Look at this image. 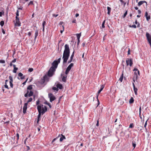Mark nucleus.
I'll list each match as a JSON object with an SVG mask.
<instances>
[{"instance_id": "obj_1", "label": "nucleus", "mask_w": 151, "mask_h": 151, "mask_svg": "<svg viewBox=\"0 0 151 151\" xmlns=\"http://www.w3.org/2000/svg\"><path fill=\"white\" fill-rule=\"evenodd\" d=\"M70 50L69 46L68 45L66 44L65 45V49L63 56V64L67 63L70 55Z\"/></svg>"}, {"instance_id": "obj_2", "label": "nucleus", "mask_w": 151, "mask_h": 151, "mask_svg": "<svg viewBox=\"0 0 151 151\" xmlns=\"http://www.w3.org/2000/svg\"><path fill=\"white\" fill-rule=\"evenodd\" d=\"M55 71V68H53V67H51L48 71V76L50 77L54 75Z\"/></svg>"}, {"instance_id": "obj_3", "label": "nucleus", "mask_w": 151, "mask_h": 151, "mask_svg": "<svg viewBox=\"0 0 151 151\" xmlns=\"http://www.w3.org/2000/svg\"><path fill=\"white\" fill-rule=\"evenodd\" d=\"M133 71H135L134 73V78H135L136 79H137L138 77V76H139V70L137 68H135L133 70Z\"/></svg>"}, {"instance_id": "obj_4", "label": "nucleus", "mask_w": 151, "mask_h": 151, "mask_svg": "<svg viewBox=\"0 0 151 151\" xmlns=\"http://www.w3.org/2000/svg\"><path fill=\"white\" fill-rule=\"evenodd\" d=\"M37 109L39 112V114L38 116V118L39 119L40 117L41 114H43L42 112V107L41 106L38 105L37 106Z\"/></svg>"}, {"instance_id": "obj_5", "label": "nucleus", "mask_w": 151, "mask_h": 151, "mask_svg": "<svg viewBox=\"0 0 151 151\" xmlns=\"http://www.w3.org/2000/svg\"><path fill=\"white\" fill-rule=\"evenodd\" d=\"M73 63H71L70 65H69L65 71V73L66 75L68 74L71 68L73 66Z\"/></svg>"}, {"instance_id": "obj_6", "label": "nucleus", "mask_w": 151, "mask_h": 151, "mask_svg": "<svg viewBox=\"0 0 151 151\" xmlns=\"http://www.w3.org/2000/svg\"><path fill=\"white\" fill-rule=\"evenodd\" d=\"M49 98L50 99V101L52 102L55 99V97L52 93H49L48 94Z\"/></svg>"}, {"instance_id": "obj_7", "label": "nucleus", "mask_w": 151, "mask_h": 151, "mask_svg": "<svg viewBox=\"0 0 151 151\" xmlns=\"http://www.w3.org/2000/svg\"><path fill=\"white\" fill-rule=\"evenodd\" d=\"M126 62L127 66L129 65L130 66H131L133 64L132 60L131 59H127L126 60Z\"/></svg>"}, {"instance_id": "obj_8", "label": "nucleus", "mask_w": 151, "mask_h": 151, "mask_svg": "<svg viewBox=\"0 0 151 151\" xmlns=\"http://www.w3.org/2000/svg\"><path fill=\"white\" fill-rule=\"evenodd\" d=\"M58 64V62L57 60H55L52 63V67H53V68H55V70L57 67Z\"/></svg>"}, {"instance_id": "obj_9", "label": "nucleus", "mask_w": 151, "mask_h": 151, "mask_svg": "<svg viewBox=\"0 0 151 151\" xmlns=\"http://www.w3.org/2000/svg\"><path fill=\"white\" fill-rule=\"evenodd\" d=\"M27 104V103H25L24 106H23V112L24 114H25L26 112Z\"/></svg>"}, {"instance_id": "obj_10", "label": "nucleus", "mask_w": 151, "mask_h": 151, "mask_svg": "<svg viewBox=\"0 0 151 151\" xmlns=\"http://www.w3.org/2000/svg\"><path fill=\"white\" fill-rule=\"evenodd\" d=\"M42 107V114H44L47 111V109L46 106H44V107H42L43 105H41Z\"/></svg>"}, {"instance_id": "obj_11", "label": "nucleus", "mask_w": 151, "mask_h": 151, "mask_svg": "<svg viewBox=\"0 0 151 151\" xmlns=\"http://www.w3.org/2000/svg\"><path fill=\"white\" fill-rule=\"evenodd\" d=\"M144 3H146V4H147V2L146 1H139L138 4V5L139 6H140L141 5H142V4Z\"/></svg>"}, {"instance_id": "obj_12", "label": "nucleus", "mask_w": 151, "mask_h": 151, "mask_svg": "<svg viewBox=\"0 0 151 151\" xmlns=\"http://www.w3.org/2000/svg\"><path fill=\"white\" fill-rule=\"evenodd\" d=\"M61 137L60 138V142H62L64 139H65V136L63 135V134H61Z\"/></svg>"}, {"instance_id": "obj_13", "label": "nucleus", "mask_w": 151, "mask_h": 151, "mask_svg": "<svg viewBox=\"0 0 151 151\" xmlns=\"http://www.w3.org/2000/svg\"><path fill=\"white\" fill-rule=\"evenodd\" d=\"M132 84L133 86L134 91V92L135 93L136 95H137V88H135V87L134 84V83H133Z\"/></svg>"}, {"instance_id": "obj_14", "label": "nucleus", "mask_w": 151, "mask_h": 151, "mask_svg": "<svg viewBox=\"0 0 151 151\" xmlns=\"http://www.w3.org/2000/svg\"><path fill=\"white\" fill-rule=\"evenodd\" d=\"M38 31L37 30H36L35 31V39L34 40H35L36 37H37V36H38Z\"/></svg>"}, {"instance_id": "obj_15", "label": "nucleus", "mask_w": 151, "mask_h": 151, "mask_svg": "<svg viewBox=\"0 0 151 151\" xmlns=\"http://www.w3.org/2000/svg\"><path fill=\"white\" fill-rule=\"evenodd\" d=\"M107 10H108V12L107 14L109 15L110 14V13L111 11V8L109 6H108L107 7Z\"/></svg>"}, {"instance_id": "obj_16", "label": "nucleus", "mask_w": 151, "mask_h": 151, "mask_svg": "<svg viewBox=\"0 0 151 151\" xmlns=\"http://www.w3.org/2000/svg\"><path fill=\"white\" fill-rule=\"evenodd\" d=\"M57 88H58L60 89H61L62 88V86L61 84H58L56 86Z\"/></svg>"}, {"instance_id": "obj_17", "label": "nucleus", "mask_w": 151, "mask_h": 151, "mask_svg": "<svg viewBox=\"0 0 151 151\" xmlns=\"http://www.w3.org/2000/svg\"><path fill=\"white\" fill-rule=\"evenodd\" d=\"M123 77V73H122L121 77L119 78V80L121 82H122Z\"/></svg>"}, {"instance_id": "obj_18", "label": "nucleus", "mask_w": 151, "mask_h": 151, "mask_svg": "<svg viewBox=\"0 0 151 151\" xmlns=\"http://www.w3.org/2000/svg\"><path fill=\"white\" fill-rule=\"evenodd\" d=\"M66 78H67V76H63V77L62 79L63 81L64 82H66Z\"/></svg>"}, {"instance_id": "obj_19", "label": "nucleus", "mask_w": 151, "mask_h": 151, "mask_svg": "<svg viewBox=\"0 0 151 151\" xmlns=\"http://www.w3.org/2000/svg\"><path fill=\"white\" fill-rule=\"evenodd\" d=\"M104 88V86H101V88H100V89L98 91V94H99L100 92H101V91H102V90H103V89Z\"/></svg>"}, {"instance_id": "obj_20", "label": "nucleus", "mask_w": 151, "mask_h": 151, "mask_svg": "<svg viewBox=\"0 0 151 151\" xmlns=\"http://www.w3.org/2000/svg\"><path fill=\"white\" fill-rule=\"evenodd\" d=\"M134 99L132 97L129 101V103L130 104H132V103L134 102Z\"/></svg>"}, {"instance_id": "obj_21", "label": "nucleus", "mask_w": 151, "mask_h": 151, "mask_svg": "<svg viewBox=\"0 0 151 151\" xmlns=\"http://www.w3.org/2000/svg\"><path fill=\"white\" fill-rule=\"evenodd\" d=\"M33 94V92L32 91H30L29 93H28V96L30 97L32 96Z\"/></svg>"}, {"instance_id": "obj_22", "label": "nucleus", "mask_w": 151, "mask_h": 151, "mask_svg": "<svg viewBox=\"0 0 151 151\" xmlns=\"http://www.w3.org/2000/svg\"><path fill=\"white\" fill-rule=\"evenodd\" d=\"M20 24H21V23L20 22H16L15 24V25H16L17 26H20L21 25Z\"/></svg>"}, {"instance_id": "obj_23", "label": "nucleus", "mask_w": 151, "mask_h": 151, "mask_svg": "<svg viewBox=\"0 0 151 151\" xmlns=\"http://www.w3.org/2000/svg\"><path fill=\"white\" fill-rule=\"evenodd\" d=\"M76 36L78 40H79L81 36V33L76 34Z\"/></svg>"}, {"instance_id": "obj_24", "label": "nucleus", "mask_w": 151, "mask_h": 151, "mask_svg": "<svg viewBox=\"0 0 151 151\" xmlns=\"http://www.w3.org/2000/svg\"><path fill=\"white\" fill-rule=\"evenodd\" d=\"M18 68H14V70H13V72L15 73H16L17 70H18Z\"/></svg>"}, {"instance_id": "obj_25", "label": "nucleus", "mask_w": 151, "mask_h": 151, "mask_svg": "<svg viewBox=\"0 0 151 151\" xmlns=\"http://www.w3.org/2000/svg\"><path fill=\"white\" fill-rule=\"evenodd\" d=\"M74 51L73 52L70 57V59H71V60L73 59V58L74 57Z\"/></svg>"}, {"instance_id": "obj_26", "label": "nucleus", "mask_w": 151, "mask_h": 151, "mask_svg": "<svg viewBox=\"0 0 151 151\" xmlns=\"http://www.w3.org/2000/svg\"><path fill=\"white\" fill-rule=\"evenodd\" d=\"M0 24L1 26H3L4 24V22L3 21H1Z\"/></svg>"}, {"instance_id": "obj_27", "label": "nucleus", "mask_w": 151, "mask_h": 151, "mask_svg": "<svg viewBox=\"0 0 151 151\" xmlns=\"http://www.w3.org/2000/svg\"><path fill=\"white\" fill-rule=\"evenodd\" d=\"M60 134H59L57 137L56 138L52 140V143H53V142H54L57 139H58L60 136Z\"/></svg>"}, {"instance_id": "obj_28", "label": "nucleus", "mask_w": 151, "mask_h": 151, "mask_svg": "<svg viewBox=\"0 0 151 151\" xmlns=\"http://www.w3.org/2000/svg\"><path fill=\"white\" fill-rule=\"evenodd\" d=\"M132 146L134 147V148L136 146V144L135 142H132Z\"/></svg>"}, {"instance_id": "obj_29", "label": "nucleus", "mask_w": 151, "mask_h": 151, "mask_svg": "<svg viewBox=\"0 0 151 151\" xmlns=\"http://www.w3.org/2000/svg\"><path fill=\"white\" fill-rule=\"evenodd\" d=\"M28 90H31L32 89V85L29 86L27 88Z\"/></svg>"}, {"instance_id": "obj_30", "label": "nucleus", "mask_w": 151, "mask_h": 151, "mask_svg": "<svg viewBox=\"0 0 151 151\" xmlns=\"http://www.w3.org/2000/svg\"><path fill=\"white\" fill-rule=\"evenodd\" d=\"M127 11H126L124 13V14L123 16H122V17H123V18H124L126 17V15L127 14Z\"/></svg>"}, {"instance_id": "obj_31", "label": "nucleus", "mask_w": 151, "mask_h": 151, "mask_svg": "<svg viewBox=\"0 0 151 151\" xmlns=\"http://www.w3.org/2000/svg\"><path fill=\"white\" fill-rule=\"evenodd\" d=\"M9 78L10 80V82H13V80L12 79V77L11 76H9Z\"/></svg>"}, {"instance_id": "obj_32", "label": "nucleus", "mask_w": 151, "mask_h": 151, "mask_svg": "<svg viewBox=\"0 0 151 151\" xmlns=\"http://www.w3.org/2000/svg\"><path fill=\"white\" fill-rule=\"evenodd\" d=\"M148 119H147V121H146L145 122V125H144V127L146 129V126L147 125V122L148 120Z\"/></svg>"}, {"instance_id": "obj_33", "label": "nucleus", "mask_w": 151, "mask_h": 151, "mask_svg": "<svg viewBox=\"0 0 151 151\" xmlns=\"http://www.w3.org/2000/svg\"><path fill=\"white\" fill-rule=\"evenodd\" d=\"M105 20H104L103 22L102 23V27H103V28H104L105 27V26H104V24H105Z\"/></svg>"}, {"instance_id": "obj_34", "label": "nucleus", "mask_w": 151, "mask_h": 151, "mask_svg": "<svg viewBox=\"0 0 151 151\" xmlns=\"http://www.w3.org/2000/svg\"><path fill=\"white\" fill-rule=\"evenodd\" d=\"M146 19L147 21H149V20L150 19V16H148L147 17H146Z\"/></svg>"}, {"instance_id": "obj_35", "label": "nucleus", "mask_w": 151, "mask_h": 151, "mask_svg": "<svg viewBox=\"0 0 151 151\" xmlns=\"http://www.w3.org/2000/svg\"><path fill=\"white\" fill-rule=\"evenodd\" d=\"M52 89L55 91H58V89L57 88H56V87H53L52 88Z\"/></svg>"}, {"instance_id": "obj_36", "label": "nucleus", "mask_w": 151, "mask_h": 151, "mask_svg": "<svg viewBox=\"0 0 151 151\" xmlns=\"http://www.w3.org/2000/svg\"><path fill=\"white\" fill-rule=\"evenodd\" d=\"M32 98H29V99L28 100L27 103H29V102H31L32 101Z\"/></svg>"}, {"instance_id": "obj_37", "label": "nucleus", "mask_w": 151, "mask_h": 151, "mask_svg": "<svg viewBox=\"0 0 151 151\" xmlns=\"http://www.w3.org/2000/svg\"><path fill=\"white\" fill-rule=\"evenodd\" d=\"M19 10H17V12H16V17H18L19 16Z\"/></svg>"}, {"instance_id": "obj_38", "label": "nucleus", "mask_w": 151, "mask_h": 151, "mask_svg": "<svg viewBox=\"0 0 151 151\" xmlns=\"http://www.w3.org/2000/svg\"><path fill=\"white\" fill-rule=\"evenodd\" d=\"M16 22H20L19 20V18L18 17H16Z\"/></svg>"}, {"instance_id": "obj_39", "label": "nucleus", "mask_w": 151, "mask_h": 151, "mask_svg": "<svg viewBox=\"0 0 151 151\" xmlns=\"http://www.w3.org/2000/svg\"><path fill=\"white\" fill-rule=\"evenodd\" d=\"M33 69L32 68H29L28 69V71L30 72H31L33 71Z\"/></svg>"}, {"instance_id": "obj_40", "label": "nucleus", "mask_w": 151, "mask_h": 151, "mask_svg": "<svg viewBox=\"0 0 151 151\" xmlns=\"http://www.w3.org/2000/svg\"><path fill=\"white\" fill-rule=\"evenodd\" d=\"M23 74L21 73H19L18 74V76L19 77H22L23 76Z\"/></svg>"}, {"instance_id": "obj_41", "label": "nucleus", "mask_w": 151, "mask_h": 151, "mask_svg": "<svg viewBox=\"0 0 151 151\" xmlns=\"http://www.w3.org/2000/svg\"><path fill=\"white\" fill-rule=\"evenodd\" d=\"M0 63H5V61L4 60H0Z\"/></svg>"}, {"instance_id": "obj_42", "label": "nucleus", "mask_w": 151, "mask_h": 151, "mask_svg": "<svg viewBox=\"0 0 151 151\" xmlns=\"http://www.w3.org/2000/svg\"><path fill=\"white\" fill-rule=\"evenodd\" d=\"M46 24V22L45 21H44L42 23V27H45V25Z\"/></svg>"}, {"instance_id": "obj_43", "label": "nucleus", "mask_w": 151, "mask_h": 151, "mask_svg": "<svg viewBox=\"0 0 151 151\" xmlns=\"http://www.w3.org/2000/svg\"><path fill=\"white\" fill-rule=\"evenodd\" d=\"M4 12L3 11L0 12V17H2V15L4 14Z\"/></svg>"}, {"instance_id": "obj_44", "label": "nucleus", "mask_w": 151, "mask_h": 151, "mask_svg": "<svg viewBox=\"0 0 151 151\" xmlns=\"http://www.w3.org/2000/svg\"><path fill=\"white\" fill-rule=\"evenodd\" d=\"M29 91H27V93H25L24 95V96L25 97H27V96H28V93H29Z\"/></svg>"}, {"instance_id": "obj_45", "label": "nucleus", "mask_w": 151, "mask_h": 151, "mask_svg": "<svg viewBox=\"0 0 151 151\" xmlns=\"http://www.w3.org/2000/svg\"><path fill=\"white\" fill-rule=\"evenodd\" d=\"M10 86L12 88L13 86V85L12 84V82H9Z\"/></svg>"}, {"instance_id": "obj_46", "label": "nucleus", "mask_w": 151, "mask_h": 151, "mask_svg": "<svg viewBox=\"0 0 151 151\" xmlns=\"http://www.w3.org/2000/svg\"><path fill=\"white\" fill-rule=\"evenodd\" d=\"M133 127V124L132 123L129 126V128H132Z\"/></svg>"}, {"instance_id": "obj_47", "label": "nucleus", "mask_w": 151, "mask_h": 151, "mask_svg": "<svg viewBox=\"0 0 151 151\" xmlns=\"http://www.w3.org/2000/svg\"><path fill=\"white\" fill-rule=\"evenodd\" d=\"M141 107L140 106V107L139 108V115H140V116L141 115Z\"/></svg>"}, {"instance_id": "obj_48", "label": "nucleus", "mask_w": 151, "mask_h": 151, "mask_svg": "<svg viewBox=\"0 0 151 151\" xmlns=\"http://www.w3.org/2000/svg\"><path fill=\"white\" fill-rule=\"evenodd\" d=\"M16 136L17 137V140H18L19 137V134L18 133H17V134Z\"/></svg>"}, {"instance_id": "obj_49", "label": "nucleus", "mask_w": 151, "mask_h": 151, "mask_svg": "<svg viewBox=\"0 0 151 151\" xmlns=\"http://www.w3.org/2000/svg\"><path fill=\"white\" fill-rule=\"evenodd\" d=\"M33 4V1H30L29 3V4H28V6H29V5H30V4Z\"/></svg>"}, {"instance_id": "obj_50", "label": "nucleus", "mask_w": 151, "mask_h": 151, "mask_svg": "<svg viewBox=\"0 0 151 151\" xmlns=\"http://www.w3.org/2000/svg\"><path fill=\"white\" fill-rule=\"evenodd\" d=\"M60 60H61V58H60L58 59V60H57V61L58 62V64L60 63Z\"/></svg>"}, {"instance_id": "obj_51", "label": "nucleus", "mask_w": 151, "mask_h": 151, "mask_svg": "<svg viewBox=\"0 0 151 151\" xmlns=\"http://www.w3.org/2000/svg\"><path fill=\"white\" fill-rule=\"evenodd\" d=\"M4 87L5 88H7V89H9L8 86L7 85V84H5V85H4Z\"/></svg>"}, {"instance_id": "obj_52", "label": "nucleus", "mask_w": 151, "mask_h": 151, "mask_svg": "<svg viewBox=\"0 0 151 151\" xmlns=\"http://www.w3.org/2000/svg\"><path fill=\"white\" fill-rule=\"evenodd\" d=\"M62 26V27L63 28V30H61L60 31V32L61 33H62L64 31V26L63 25Z\"/></svg>"}, {"instance_id": "obj_53", "label": "nucleus", "mask_w": 151, "mask_h": 151, "mask_svg": "<svg viewBox=\"0 0 151 151\" xmlns=\"http://www.w3.org/2000/svg\"><path fill=\"white\" fill-rule=\"evenodd\" d=\"M148 13L147 12H146L145 15V16L146 17H147L148 16Z\"/></svg>"}, {"instance_id": "obj_54", "label": "nucleus", "mask_w": 151, "mask_h": 151, "mask_svg": "<svg viewBox=\"0 0 151 151\" xmlns=\"http://www.w3.org/2000/svg\"><path fill=\"white\" fill-rule=\"evenodd\" d=\"M132 27L136 28V26L135 25H133L132 26Z\"/></svg>"}, {"instance_id": "obj_55", "label": "nucleus", "mask_w": 151, "mask_h": 151, "mask_svg": "<svg viewBox=\"0 0 151 151\" xmlns=\"http://www.w3.org/2000/svg\"><path fill=\"white\" fill-rule=\"evenodd\" d=\"M72 60H73V59L71 60V59H70V60L68 61V63H71L72 62Z\"/></svg>"}, {"instance_id": "obj_56", "label": "nucleus", "mask_w": 151, "mask_h": 151, "mask_svg": "<svg viewBox=\"0 0 151 151\" xmlns=\"http://www.w3.org/2000/svg\"><path fill=\"white\" fill-rule=\"evenodd\" d=\"M16 59L15 58L12 61V63H14L16 62Z\"/></svg>"}, {"instance_id": "obj_57", "label": "nucleus", "mask_w": 151, "mask_h": 151, "mask_svg": "<svg viewBox=\"0 0 151 151\" xmlns=\"http://www.w3.org/2000/svg\"><path fill=\"white\" fill-rule=\"evenodd\" d=\"M28 78H27V79H26V81L25 82H24L23 83H22V84H23L24 85V84H25V83H26V82H27V80H28Z\"/></svg>"}, {"instance_id": "obj_58", "label": "nucleus", "mask_w": 151, "mask_h": 151, "mask_svg": "<svg viewBox=\"0 0 151 151\" xmlns=\"http://www.w3.org/2000/svg\"><path fill=\"white\" fill-rule=\"evenodd\" d=\"M25 78V76H22V77H21V78H20V79H23L24 78Z\"/></svg>"}, {"instance_id": "obj_59", "label": "nucleus", "mask_w": 151, "mask_h": 151, "mask_svg": "<svg viewBox=\"0 0 151 151\" xmlns=\"http://www.w3.org/2000/svg\"><path fill=\"white\" fill-rule=\"evenodd\" d=\"M58 14H53V16L54 17H57L58 16Z\"/></svg>"}, {"instance_id": "obj_60", "label": "nucleus", "mask_w": 151, "mask_h": 151, "mask_svg": "<svg viewBox=\"0 0 151 151\" xmlns=\"http://www.w3.org/2000/svg\"><path fill=\"white\" fill-rule=\"evenodd\" d=\"M39 101L38 100L37 101V102H36V104L37 105L39 104Z\"/></svg>"}, {"instance_id": "obj_61", "label": "nucleus", "mask_w": 151, "mask_h": 151, "mask_svg": "<svg viewBox=\"0 0 151 151\" xmlns=\"http://www.w3.org/2000/svg\"><path fill=\"white\" fill-rule=\"evenodd\" d=\"M31 34V32H29L28 33V35H29V36H30V35Z\"/></svg>"}, {"instance_id": "obj_62", "label": "nucleus", "mask_w": 151, "mask_h": 151, "mask_svg": "<svg viewBox=\"0 0 151 151\" xmlns=\"http://www.w3.org/2000/svg\"><path fill=\"white\" fill-rule=\"evenodd\" d=\"M47 104L49 106L50 108H51V105L50 104V103H47Z\"/></svg>"}, {"instance_id": "obj_63", "label": "nucleus", "mask_w": 151, "mask_h": 151, "mask_svg": "<svg viewBox=\"0 0 151 151\" xmlns=\"http://www.w3.org/2000/svg\"><path fill=\"white\" fill-rule=\"evenodd\" d=\"M79 14H78V13L76 14L75 15L76 17H78L79 16Z\"/></svg>"}, {"instance_id": "obj_64", "label": "nucleus", "mask_w": 151, "mask_h": 151, "mask_svg": "<svg viewBox=\"0 0 151 151\" xmlns=\"http://www.w3.org/2000/svg\"><path fill=\"white\" fill-rule=\"evenodd\" d=\"M72 22L73 23H76V20L75 19V20H73L72 21Z\"/></svg>"}]
</instances>
